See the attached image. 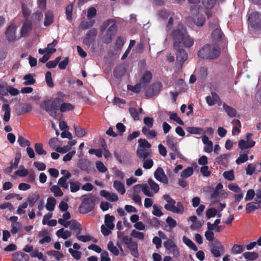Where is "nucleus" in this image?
<instances>
[{
    "label": "nucleus",
    "instance_id": "obj_1",
    "mask_svg": "<svg viewBox=\"0 0 261 261\" xmlns=\"http://www.w3.org/2000/svg\"><path fill=\"white\" fill-rule=\"evenodd\" d=\"M173 41V46L174 48L185 46L190 47L194 44V39L191 37L182 24H178L177 28L173 30L171 33Z\"/></svg>",
    "mask_w": 261,
    "mask_h": 261
},
{
    "label": "nucleus",
    "instance_id": "obj_2",
    "mask_svg": "<svg viewBox=\"0 0 261 261\" xmlns=\"http://www.w3.org/2000/svg\"><path fill=\"white\" fill-rule=\"evenodd\" d=\"M58 97L54 99H46L40 104V108L47 112L49 115L56 118L57 116V112L59 110L61 103L64 102V97L65 95L59 92L57 93Z\"/></svg>",
    "mask_w": 261,
    "mask_h": 261
},
{
    "label": "nucleus",
    "instance_id": "obj_3",
    "mask_svg": "<svg viewBox=\"0 0 261 261\" xmlns=\"http://www.w3.org/2000/svg\"><path fill=\"white\" fill-rule=\"evenodd\" d=\"M221 52V48L218 45L206 44L198 51L197 56L200 58L214 60L220 56Z\"/></svg>",
    "mask_w": 261,
    "mask_h": 261
},
{
    "label": "nucleus",
    "instance_id": "obj_4",
    "mask_svg": "<svg viewBox=\"0 0 261 261\" xmlns=\"http://www.w3.org/2000/svg\"><path fill=\"white\" fill-rule=\"evenodd\" d=\"M109 27L102 37V42L105 44H109L115 36L118 27L115 19H109L104 21L101 25V30L102 31Z\"/></svg>",
    "mask_w": 261,
    "mask_h": 261
},
{
    "label": "nucleus",
    "instance_id": "obj_5",
    "mask_svg": "<svg viewBox=\"0 0 261 261\" xmlns=\"http://www.w3.org/2000/svg\"><path fill=\"white\" fill-rule=\"evenodd\" d=\"M247 23L249 30L254 34L261 33V13L253 11L247 15Z\"/></svg>",
    "mask_w": 261,
    "mask_h": 261
},
{
    "label": "nucleus",
    "instance_id": "obj_6",
    "mask_svg": "<svg viewBox=\"0 0 261 261\" xmlns=\"http://www.w3.org/2000/svg\"><path fill=\"white\" fill-rule=\"evenodd\" d=\"M84 198L79 206L81 214H85L91 212L95 207L97 197L92 194L83 196Z\"/></svg>",
    "mask_w": 261,
    "mask_h": 261
},
{
    "label": "nucleus",
    "instance_id": "obj_7",
    "mask_svg": "<svg viewBox=\"0 0 261 261\" xmlns=\"http://www.w3.org/2000/svg\"><path fill=\"white\" fill-rule=\"evenodd\" d=\"M151 147L149 143L145 139H140L138 140V147L136 151L137 156L141 159H145L148 158L151 155L150 149Z\"/></svg>",
    "mask_w": 261,
    "mask_h": 261
},
{
    "label": "nucleus",
    "instance_id": "obj_8",
    "mask_svg": "<svg viewBox=\"0 0 261 261\" xmlns=\"http://www.w3.org/2000/svg\"><path fill=\"white\" fill-rule=\"evenodd\" d=\"M163 198L168 203L164 206L166 210L176 214H182L183 213L184 206L181 202H177V206H175V200L172 199L169 194H165L163 196Z\"/></svg>",
    "mask_w": 261,
    "mask_h": 261
},
{
    "label": "nucleus",
    "instance_id": "obj_9",
    "mask_svg": "<svg viewBox=\"0 0 261 261\" xmlns=\"http://www.w3.org/2000/svg\"><path fill=\"white\" fill-rule=\"evenodd\" d=\"M163 85L160 82L153 83L149 87L145 92V95L148 98H151L159 94L162 89Z\"/></svg>",
    "mask_w": 261,
    "mask_h": 261
},
{
    "label": "nucleus",
    "instance_id": "obj_10",
    "mask_svg": "<svg viewBox=\"0 0 261 261\" xmlns=\"http://www.w3.org/2000/svg\"><path fill=\"white\" fill-rule=\"evenodd\" d=\"M211 248V252L215 257L220 256V252L224 251V248L222 243L218 240H215L210 243Z\"/></svg>",
    "mask_w": 261,
    "mask_h": 261
},
{
    "label": "nucleus",
    "instance_id": "obj_11",
    "mask_svg": "<svg viewBox=\"0 0 261 261\" xmlns=\"http://www.w3.org/2000/svg\"><path fill=\"white\" fill-rule=\"evenodd\" d=\"M176 50V66L181 69L184 62L188 59V56L185 49L179 48H175Z\"/></svg>",
    "mask_w": 261,
    "mask_h": 261
},
{
    "label": "nucleus",
    "instance_id": "obj_12",
    "mask_svg": "<svg viewBox=\"0 0 261 261\" xmlns=\"http://www.w3.org/2000/svg\"><path fill=\"white\" fill-rule=\"evenodd\" d=\"M97 35V30L96 28H93L89 30L83 39V43L89 47L95 40Z\"/></svg>",
    "mask_w": 261,
    "mask_h": 261
},
{
    "label": "nucleus",
    "instance_id": "obj_13",
    "mask_svg": "<svg viewBox=\"0 0 261 261\" xmlns=\"http://www.w3.org/2000/svg\"><path fill=\"white\" fill-rule=\"evenodd\" d=\"M17 27L14 24L10 25L6 29L5 35L9 42H14L17 40L16 32Z\"/></svg>",
    "mask_w": 261,
    "mask_h": 261
},
{
    "label": "nucleus",
    "instance_id": "obj_14",
    "mask_svg": "<svg viewBox=\"0 0 261 261\" xmlns=\"http://www.w3.org/2000/svg\"><path fill=\"white\" fill-rule=\"evenodd\" d=\"M155 178L164 184H167L168 183V179L165 173L162 168L158 167L154 173Z\"/></svg>",
    "mask_w": 261,
    "mask_h": 261
},
{
    "label": "nucleus",
    "instance_id": "obj_15",
    "mask_svg": "<svg viewBox=\"0 0 261 261\" xmlns=\"http://www.w3.org/2000/svg\"><path fill=\"white\" fill-rule=\"evenodd\" d=\"M92 164L88 160L81 159L79 161L77 166L82 170L89 173L92 170L93 167Z\"/></svg>",
    "mask_w": 261,
    "mask_h": 261
},
{
    "label": "nucleus",
    "instance_id": "obj_16",
    "mask_svg": "<svg viewBox=\"0 0 261 261\" xmlns=\"http://www.w3.org/2000/svg\"><path fill=\"white\" fill-rule=\"evenodd\" d=\"M152 75L150 71H146L142 75L140 83L143 87H146L150 82Z\"/></svg>",
    "mask_w": 261,
    "mask_h": 261
},
{
    "label": "nucleus",
    "instance_id": "obj_17",
    "mask_svg": "<svg viewBox=\"0 0 261 261\" xmlns=\"http://www.w3.org/2000/svg\"><path fill=\"white\" fill-rule=\"evenodd\" d=\"M100 194L110 202H115L118 199V197L116 194L110 193L105 190H101Z\"/></svg>",
    "mask_w": 261,
    "mask_h": 261
},
{
    "label": "nucleus",
    "instance_id": "obj_18",
    "mask_svg": "<svg viewBox=\"0 0 261 261\" xmlns=\"http://www.w3.org/2000/svg\"><path fill=\"white\" fill-rule=\"evenodd\" d=\"M139 188H141L142 192L146 196L148 197H152L153 196V193L150 191L149 187L147 184H138L135 186L133 187L134 192L137 193V189Z\"/></svg>",
    "mask_w": 261,
    "mask_h": 261
},
{
    "label": "nucleus",
    "instance_id": "obj_19",
    "mask_svg": "<svg viewBox=\"0 0 261 261\" xmlns=\"http://www.w3.org/2000/svg\"><path fill=\"white\" fill-rule=\"evenodd\" d=\"M166 142L170 149L173 151H177L178 144L174 137L172 136H167L166 137Z\"/></svg>",
    "mask_w": 261,
    "mask_h": 261
},
{
    "label": "nucleus",
    "instance_id": "obj_20",
    "mask_svg": "<svg viewBox=\"0 0 261 261\" xmlns=\"http://www.w3.org/2000/svg\"><path fill=\"white\" fill-rule=\"evenodd\" d=\"M211 35L213 40L216 42L221 41L224 37V34L219 28H216L212 33Z\"/></svg>",
    "mask_w": 261,
    "mask_h": 261
},
{
    "label": "nucleus",
    "instance_id": "obj_21",
    "mask_svg": "<svg viewBox=\"0 0 261 261\" xmlns=\"http://www.w3.org/2000/svg\"><path fill=\"white\" fill-rule=\"evenodd\" d=\"M70 229L73 230L76 236L80 234L82 230L81 225L76 220H72L70 225Z\"/></svg>",
    "mask_w": 261,
    "mask_h": 261
},
{
    "label": "nucleus",
    "instance_id": "obj_22",
    "mask_svg": "<svg viewBox=\"0 0 261 261\" xmlns=\"http://www.w3.org/2000/svg\"><path fill=\"white\" fill-rule=\"evenodd\" d=\"M255 144V142L251 140L250 141H245L244 140H241L239 141L238 145L239 147L241 150H244L246 149L250 148L253 147Z\"/></svg>",
    "mask_w": 261,
    "mask_h": 261
},
{
    "label": "nucleus",
    "instance_id": "obj_23",
    "mask_svg": "<svg viewBox=\"0 0 261 261\" xmlns=\"http://www.w3.org/2000/svg\"><path fill=\"white\" fill-rule=\"evenodd\" d=\"M219 99L220 98L218 94L214 92H212V96H207L205 97L206 102L210 106H213L215 105Z\"/></svg>",
    "mask_w": 261,
    "mask_h": 261
},
{
    "label": "nucleus",
    "instance_id": "obj_24",
    "mask_svg": "<svg viewBox=\"0 0 261 261\" xmlns=\"http://www.w3.org/2000/svg\"><path fill=\"white\" fill-rule=\"evenodd\" d=\"M142 132L149 139L154 138L157 135V133L154 129L150 130V128L146 127H142Z\"/></svg>",
    "mask_w": 261,
    "mask_h": 261
},
{
    "label": "nucleus",
    "instance_id": "obj_25",
    "mask_svg": "<svg viewBox=\"0 0 261 261\" xmlns=\"http://www.w3.org/2000/svg\"><path fill=\"white\" fill-rule=\"evenodd\" d=\"M54 22V15L52 11L48 10L45 13L44 25L45 27L50 25Z\"/></svg>",
    "mask_w": 261,
    "mask_h": 261
},
{
    "label": "nucleus",
    "instance_id": "obj_26",
    "mask_svg": "<svg viewBox=\"0 0 261 261\" xmlns=\"http://www.w3.org/2000/svg\"><path fill=\"white\" fill-rule=\"evenodd\" d=\"M14 261H29V256L22 252H18L13 254Z\"/></svg>",
    "mask_w": 261,
    "mask_h": 261
},
{
    "label": "nucleus",
    "instance_id": "obj_27",
    "mask_svg": "<svg viewBox=\"0 0 261 261\" xmlns=\"http://www.w3.org/2000/svg\"><path fill=\"white\" fill-rule=\"evenodd\" d=\"M71 177L70 172H68L64 176L61 177L58 180V184L63 189H66L68 188V185L67 183V180Z\"/></svg>",
    "mask_w": 261,
    "mask_h": 261
},
{
    "label": "nucleus",
    "instance_id": "obj_28",
    "mask_svg": "<svg viewBox=\"0 0 261 261\" xmlns=\"http://www.w3.org/2000/svg\"><path fill=\"white\" fill-rule=\"evenodd\" d=\"M115 220V217L113 216H110L109 214H107L105 218V225L108 228L113 229L114 228V224L113 221Z\"/></svg>",
    "mask_w": 261,
    "mask_h": 261
},
{
    "label": "nucleus",
    "instance_id": "obj_29",
    "mask_svg": "<svg viewBox=\"0 0 261 261\" xmlns=\"http://www.w3.org/2000/svg\"><path fill=\"white\" fill-rule=\"evenodd\" d=\"M32 30V23L30 21H27L23 23L21 29L22 35H28Z\"/></svg>",
    "mask_w": 261,
    "mask_h": 261
},
{
    "label": "nucleus",
    "instance_id": "obj_30",
    "mask_svg": "<svg viewBox=\"0 0 261 261\" xmlns=\"http://www.w3.org/2000/svg\"><path fill=\"white\" fill-rule=\"evenodd\" d=\"M223 108L225 110V112L230 117H234L236 116L237 112V111L233 108L226 105L225 103L223 104Z\"/></svg>",
    "mask_w": 261,
    "mask_h": 261
},
{
    "label": "nucleus",
    "instance_id": "obj_31",
    "mask_svg": "<svg viewBox=\"0 0 261 261\" xmlns=\"http://www.w3.org/2000/svg\"><path fill=\"white\" fill-rule=\"evenodd\" d=\"M39 237H43L42 239H40L39 243L40 244H43L45 243H49L51 241V238L48 235V232L46 230L42 231L38 234Z\"/></svg>",
    "mask_w": 261,
    "mask_h": 261
},
{
    "label": "nucleus",
    "instance_id": "obj_32",
    "mask_svg": "<svg viewBox=\"0 0 261 261\" xmlns=\"http://www.w3.org/2000/svg\"><path fill=\"white\" fill-rule=\"evenodd\" d=\"M94 23V19H90V21L84 20L80 23L79 28L82 30H86L93 27Z\"/></svg>",
    "mask_w": 261,
    "mask_h": 261
},
{
    "label": "nucleus",
    "instance_id": "obj_33",
    "mask_svg": "<svg viewBox=\"0 0 261 261\" xmlns=\"http://www.w3.org/2000/svg\"><path fill=\"white\" fill-rule=\"evenodd\" d=\"M114 188L121 195L125 192L124 185L120 181L115 180L113 183Z\"/></svg>",
    "mask_w": 261,
    "mask_h": 261
},
{
    "label": "nucleus",
    "instance_id": "obj_34",
    "mask_svg": "<svg viewBox=\"0 0 261 261\" xmlns=\"http://www.w3.org/2000/svg\"><path fill=\"white\" fill-rule=\"evenodd\" d=\"M35 75L34 73H29L23 76V79L25 81L24 83L25 85H32L35 83L36 80L34 78Z\"/></svg>",
    "mask_w": 261,
    "mask_h": 261
},
{
    "label": "nucleus",
    "instance_id": "obj_35",
    "mask_svg": "<svg viewBox=\"0 0 261 261\" xmlns=\"http://www.w3.org/2000/svg\"><path fill=\"white\" fill-rule=\"evenodd\" d=\"M229 156V154L228 153L221 154L216 159V161L218 164L225 166L228 163Z\"/></svg>",
    "mask_w": 261,
    "mask_h": 261
},
{
    "label": "nucleus",
    "instance_id": "obj_36",
    "mask_svg": "<svg viewBox=\"0 0 261 261\" xmlns=\"http://www.w3.org/2000/svg\"><path fill=\"white\" fill-rule=\"evenodd\" d=\"M56 203V200L53 197H50L47 199L46 208L49 211H53Z\"/></svg>",
    "mask_w": 261,
    "mask_h": 261
},
{
    "label": "nucleus",
    "instance_id": "obj_37",
    "mask_svg": "<svg viewBox=\"0 0 261 261\" xmlns=\"http://www.w3.org/2000/svg\"><path fill=\"white\" fill-rule=\"evenodd\" d=\"M127 248L130 250L131 254L135 257H139V253L138 251V245L137 244L134 242L132 244L127 246Z\"/></svg>",
    "mask_w": 261,
    "mask_h": 261
},
{
    "label": "nucleus",
    "instance_id": "obj_38",
    "mask_svg": "<svg viewBox=\"0 0 261 261\" xmlns=\"http://www.w3.org/2000/svg\"><path fill=\"white\" fill-rule=\"evenodd\" d=\"M186 130L191 134H204L205 132L202 128L190 126L186 128Z\"/></svg>",
    "mask_w": 261,
    "mask_h": 261
},
{
    "label": "nucleus",
    "instance_id": "obj_39",
    "mask_svg": "<svg viewBox=\"0 0 261 261\" xmlns=\"http://www.w3.org/2000/svg\"><path fill=\"white\" fill-rule=\"evenodd\" d=\"M182 241L187 246H188L193 251H197L198 250V248L196 245L193 242V241L191 240L188 238L187 237L184 236L182 237Z\"/></svg>",
    "mask_w": 261,
    "mask_h": 261
},
{
    "label": "nucleus",
    "instance_id": "obj_40",
    "mask_svg": "<svg viewBox=\"0 0 261 261\" xmlns=\"http://www.w3.org/2000/svg\"><path fill=\"white\" fill-rule=\"evenodd\" d=\"M74 109V106L70 103L62 102L60 107V111L61 112L72 111Z\"/></svg>",
    "mask_w": 261,
    "mask_h": 261
},
{
    "label": "nucleus",
    "instance_id": "obj_41",
    "mask_svg": "<svg viewBox=\"0 0 261 261\" xmlns=\"http://www.w3.org/2000/svg\"><path fill=\"white\" fill-rule=\"evenodd\" d=\"M32 109V107L30 104H24L17 110V113L18 115H22L31 111Z\"/></svg>",
    "mask_w": 261,
    "mask_h": 261
},
{
    "label": "nucleus",
    "instance_id": "obj_42",
    "mask_svg": "<svg viewBox=\"0 0 261 261\" xmlns=\"http://www.w3.org/2000/svg\"><path fill=\"white\" fill-rule=\"evenodd\" d=\"M40 198V195L38 193H35L28 198V204L30 207L34 206L35 202Z\"/></svg>",
    "mask_w": 261,
    "mask_h": 261
},
{
    "label": "nucleus",
    "instance_id": "obj_43",
    "mask_svg": "<svg viewBox=\"0 0 261 261\" xmlns=\"http://www.w3.org/2000/svg\"><path fill=\"white\" fill-rule=\"evenodd\" d=\"M35 150L39 155H46L47 154V152L43 149V144L41 143H35Z\"/></svg>",
    "mask_w": 261,
    "mask_h": 261
},
{
    "label": "nucleus",
    "instance_id": "obj_44",
    "mask_svg": "<svg viewBox=\"0 0 261 261\" xmlns=\"http://www.w3.org/2000/svg\"><path fill=\"white\" fill-rule=\"evenodd\" d=\"M75 135L80 138L83 137L86 134L87 132L84 128H82L75 125H73Z\"/></svg>",
    "mask_w": 261,
    "mask_h": 261
},
{
    "label": "nucleus",
    "instance_id": "obj_45",
    "mask_svg": "<svg viewBox=\"0 0 261 261\" xmlns=\"http://www.w3.org/2000/svg\"><path fill=\"white\" fill-rule=\"evenodd\" d=\"M72 10L73 5L70 4L66 8V18L69 22H71L72 20Z\"/></svg>",
    "mask_w": 261,
    "mask_h": 261
},
{
    "label": "nucleus",
    "instance_id": "obj_46",
    "mask_svg": "<svg viewBox=\"0 0 261 261\" xmlns=\"http://www.w3.org/2000/svg\"><path fill=\"white\" fill-rule=\"evenodd\" d=\"M148 184L149 185L150 189L154 193H156L159 192L160 189L159 186L152 178L148 179Z\"/></svg>",
    "mask_w": 261,
    "mask_h": 261
},
{
    "label": "nucleus",
    "instance_id": "obj_47",
    "mask_svg": "<svg viewBox=\"0 0 261 261\" xmlns=\"http://www.w3.org/2000/svg\"><path fill=\"white\" fill-rule=\"evenodd\" d=\"M245 258L250 260H255L258 257V254L255 252H246L243 254Z\"/></svg>",
    "mask_w": 261,
    "mask_h": 261
},
{
    "label": "nucleus",
    "instance_id": "obj_48",
    "mask_svg": "<svg viewBox=\"0 0 261 261\" xmlns=\"http://www.w3.org/2000/svg\"><path fill=\"white\" fill-rule=\"evenodd\" d=\"M56 51V49H50V51H47L41 58L39 59V62L43 63H46L49 59L50 56Z\"/></svg>",
    "mask_w": 261,
    "mask_h": 261
},
{
    "label": "nucleus",
    "instance_id": "obj_49",
    "mask_svg": "<svg viewBox=\"0 0 261 261\" xmlns=\"http://www.w3.org/2000/svg\"><path fill=\"white\" fill-rule=\"evenodd\" d=\"M108 249L115 256L119 255V251L117 248L114 246L112 241H110L108 244Z\"/></svg>",
    "mask_w": 261,
    "mask_h": 261
},
{
    "label": "nucleus",
    "instance_id": "obj_50",
    "mask_svg": "<svg viewBox=\"0 0 261 261\" xmlns=\"http://www.w3.org/2000/svg\"><path fill=\"white\" fill-rule=\"evenodd\" d=\"M259 208V205L255 204L253 202H249L246 204V210L247 213H250Z\"/></svg>",
    "mask_w": 261,
    "mask_h": 261
},
{
    "label": "nucleus",
    "instance_id": "obj_51",
    "mask_svg": "<svg viewBox=\"0 0 261 261\" xmlns=\"http://www.w3.org/2000/svg\"><path fill=\"white\" fill-rule=\"evenodd\" d=\"M154 120L152 118L149 117H144L143 119V122L145 124L146 128H151L153 125Z\"/></svg>",
    "mask_w": 261,
    "mask_h": 261
},
{
    "label": "nucleus",
    "instance_id": "obj_52",
    "mask_svg": "<svg viewBox=\"0 0 261 261\" xmlns=\"http://www.w3.org/2000/svg\"><path fill=\"white\" fill-rule=\"evenodd\" d=\"M193 174V169L192 167H189L185 169L181 173V177L182 178H187L191 176Z\"/></svg>",
    "mask_w": 261,
    "mask_h": 261
},
{
    "label": "nucleus",
    "instance_id": "obj_53",
    "mask_svg": "<svg viewBox=\"0 0 261 261\" xmlns=\"http://www.w3.org/2000/svg\"><path fill=\"white\" fill-rule=\"evenodd\" d=\"M17 142L21 147L30 146L31 145L30 142L21 136L18 137Z\"/></svg>",
    "mask_w": 261,
    "mask_h": 261
},
{
    "label": "nucleus",
    "instance_id": "obj_54",
    "mask_svg": "<svg viewBox=\"0 0 261 261\" xmlns=\"http://www.w3.org/2000/svg\"><path fill=\"white\" fill-rule=\"evenodd\" d=\"M202 2L206 9H211L214 7L216 0H202Z\"/></svg>",
    "mask_w": 261,
    "mask_h": 261
},
{
    "label": "nucleus",
    "instance_id": "obj_55",
    "mask_svg": "<svg viewBox=\"0 0 261 261\" xmlns=\"http://www.w3.org/2000/svg\"><path fill=\"white\" fill-rule=\"evenodd\" d=\"M244 250V248L242 245L235 244L232 246L231 252L232 254H236L242 253Z\"/></svg>",
    "mask_w": 261,
    "mask_h": 261
},
{
    "label": "nucleus",
    "instance_id": "obj_56",
    "mask_svg": "<svg viewBox=\"0 0 261 261\" xmlns=\"http://www.w3.org/2000/svg\"><path fill=\"white\" fill-rule=\"evenodd\" d=\"M124 40L123 37L118 36L115 42V47L116 49L119 50L122 48L124 44Z\"/></svg>",
    "mask_w": 261,
    "mask_h": 261
},
{
    "label": "nucleus",
    "instance_id": "obj_57",
    "mask_svg": "<svg viewBox=\"0 0 261 261\" xmlns=\"http://www.w3.org/2000/svg\"><path fill=\"white\" fill-rule=\"evenodd\" d=\"M47 254L54 256L57 260H60L64 256L63 254L59 251L50 250L47 252Z\"/></svg>",
    "mask_w": 261,
    "mask_h": 261
},
{
    "label": "nucleus",
    "instance_id": "obj_58",
    "mask_svg": "<svg viewBox=\"0 0 261 261\" xmlns=\"http://www.w3.org/2000/svg\"><path fill=\"white\" fill-rule=\"evenodd\" d=\"M45 81L49 87L52 88L54 86V83L51 77V73L50 71H47L45 74Z\"/></svg>",
    "mask_w": 261,
    "mask_h": 261
},
{
    "label": "nucleus",
    "instance_id": "obj_59",
    "mask_svg": "<svg viewBox=\"0 0 261 261\" xmlns=\"http://www.w3.org/2000/svg\"><path fill=\"white\" fill-rule=\"evenodd\" d=\"M147 223L151 226L155 228H158L161 225L160 221L156 218H153L152 219H148Z\"/></svg>",
    "mask_w": 261,
    "mask_h": 261
},
{
    "label": "nucleus",
    "instance_id": "obj_60",
    "mask_svg": "<svg viewBox=\"0 0 261 261\" xmlns=\"http://www.w3.org/2000/svg\"><path fill=\"white\" fill-rule=\"evenodd\" d=\"M248 160V156L247 152L243 154H240L239 157L236 160V163L237 164L239 165L240 164L246 162Z\"/></svg>",
    "mask_w": 261,
    "mask_h": 261
},
{
    "label": "nucleus",
    "instance_id": "obj_61",
    "mask_svg": "<svg viewBox=\"0 0 261 261\" xmlns=\"http://www.w3.org/2000/svg\"><path fill=\"white\" fill-rule=\"evenodd\" d=\"M50 191L54 193L55 196H62L63 195V193L58 186H53L50 188Z\"/></svg>",
    "mask_w": 261,
    "mask_h": 261
},
{
    "label": "nucleus",
    "instance_id": "obj_62",
    "mask_svg": "<svg viewBox=\"0 0 261 261\" xmlns=\"http://www.w3.org/2000/svg\"><path fill=\"white\" fill-rule=\"evenodd\" d=\"M69 253L71 254L72 256L75 259L79 260L81 257L82 252L77 251L73 250L72 248H69L68 249Z\"/></svg>",
    "mask_w": 261,
    "mask_h": 261
},
{
    "label": "nucleus",
    "instance_id": "obj_63",
    "mask_svg": "<svg viewBox=\"0 0 261 261\" xmlns=\"http://www.w3.org/2000/svg\"><path fill=\"white\" fill-rule=\"evenodd\" d=\"M144 161L143 164V167L146 169H149L152 168L153 165V162L152 159H142Z\"/></svg>",
    "mask_w": 261,
    "mask_h": 261
},
{
    "label": "nucleus",
    "instance_id": "obj_64",
    "mask_svg": "<svg viewBox=\"0 0 261 261\" xmlns=\"http://www.w3.org/2000/svg\"><path fill=\"white\" fill-rule=\"evenodd\" d=\"M142 85L140 83L134 86L128 85L127 89L134 93H139L141 91Z\"/></svg>",
    "mask_w": 261,
    "mask_h": 261
}]
</instances>
